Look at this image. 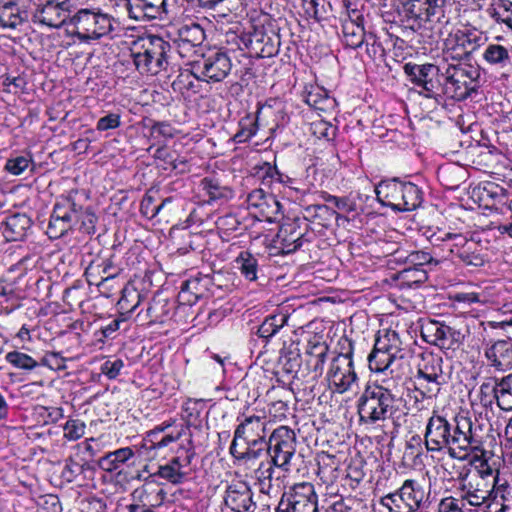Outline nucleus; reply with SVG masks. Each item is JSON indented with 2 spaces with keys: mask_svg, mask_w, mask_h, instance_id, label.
I'll return each mask as SVG.
<instances>
[{
  "mask_svg": "<svg viewBox=\"0 0 512 512\" xmlns=\"http://www.w3.org/2000/svg\"><path fill=\"white\" fill-rule=\"evenodd\" d=\"M126 9L136 21L163 19L168 14L166 0H126Z\"/></svg>",
  "mask_w": 512,
  "mask_h": 512,
  "instance_id": "nucleus-23",
  "label": "nucleus"
},
{
  "mask_svg": "<svg viewBox=\"0 0 512 512\" xmlns=\"http://www.w3.org/2000/svg\"><path fill=\"white\" fill-rule=\"evenodd\" d=\"M327 354L328 346L324 342L309 343L306 350L305 370L313 374V380L322 375Z\"/></svg>",
  "mask_w": 512,
  "mask_h": 512,
  "instance_id": "nucleus-28",
  "label": "nucleus"
},
{
  "mask_svg": "<svg viewBox=\"0 0 512 512\" xmlns=\"http://www.w3.org/2000/svg\"><path fill=\"white\" fill-rule=\"evenodd\" d=\"M327 379L339 393L346 392L357 380L351 352L341 353L332 359Z\"/></svg>",
  "mask_w": 512,
  "mask_h": 512,
  "instance_id": "nucleus-19",
  "label": "nucleus"
},
{
  "mask_svg": "<svg viewBox=\"0 0 512 512\" xmlns=\"http://www.w3.org/2000/svg\"><path fill=\"white\" fill-rule=\"evenodd\" d=\"M30 160L24 156H17L7 160L5 170L13 175L22 174L29 166Z\"/></svg>",
  "mask_w": 512,
  "mask_h": 512,
  "instance_id": "nucleus-60",
  "label": "nucleus"
},
{
  "mask_svg": "<svg viewBox=\"0 0 512 512\" xmlns=\"http://www.w3.org/2000/svg\"><path fill=\"white\" fill-rule=\"evenodd\" d=\"M483 59L491 66L512 70V46L490 43L483 52Z\"/></svg>",
  "mask_w": 512,
  "mask_h": 512,
  "instance_id": "nucleus-29",
  "label": "nucleus"
},
{
  "mask_svg": "<svg viewBox=\"0 0 512 512\" xmlns=\"http://www.w3.org/2000/svg\"><path fill=\"white\" fill-rule=\"evenodd\" d=\"M417 376L434 380L447 382V377L443 371V358L440 354L433 352H423L419 355L417 363Z\"/></svg>",
  "mask_w": 512,
  "mask_h": 512,
  "instance_id": "nucleus-26",
  "label": "nucleus"
},
{
  "mask_svg": "<svg viewBox=\"0 0 512 512\" xmlns=\"http://www.w3.org/2000/svg\"><path fill=\"white\" fill-rule=\"evenodd\" d=\"M99 267L102 268V276L101 280L95 284L99 288H108V283L119 275L121 269L114 264L112 256L103 259L102 264Z\"/></svg>",
  "mask_w": 512,
  "mask_h": 512,
  "instance_id": "nucleus-47",
  "label": "nucleus"
},
{
  "mask_svg": "<svg viewBox=\"0 0 512 512\" xmlns=\"http://www.w3.org/2000/svg\"><path fill=\"white\" fill-rule=\"evenodd\" d=\"M289 316L285 313L269 315L257 329V335L260 338L269 340L273 337L288 321Z\"/></svg>",
  "mask_w": 512,
  "mask_h": 512,
  "instance_id": "nucleus-37",
  "label": "nucleus"
},
{
  "mask_svg": "<svg viewBox=\"0 0 512 512\" xmlns=\"http://www.w3.org/2000/svg\"><path fill=\"white\" fill-rule=\"evenodd\" d=\"M70 231L67 226L60 220L59 214H56V210L53 211L50 216V220L47 226L46 234L50 239H59Z\"/></svg>",
  "mask_w": 512,
  "mask_h": 512,
  "instance_id": "nucleus-51",
  "label": "nucleus"
},
{
  "mask_svg": "<svg viewBox=\"0 0 512 512\" xmlns=\"http://www.w3.org/2000/svg\"><path fill=\"white\" fill-rule=\"evenodd\" d=\"M482 36L477 32L458 30L450 34L443 43L442 62L463 63L482 45Z\"/></svg>",
  "mask_w": 512,
  "mask_h": 512,
  "instance_id": "nucleus-13",
  "label": "nucleus"
},
{
  "mask_svg": "<svg viewBox=\"0 0 512 512\" xmlns=\"http://www.w3.org/2000/svg\"><path fill=\"white\" fill-rule=\"evenodd\" d=\"M445 383L446 382L432 378L426 379L416 375L414 381V391L416 393L415 402L419 403L420 398L421 400L436 398L441 390V386Z\"/></svg>",
  "mask_w": 512,
  "mask_h": 512,
  "instance_id": "nucleus-34",
  "label": "nucleus"
},
{
  "mask_svg": "<svg viewBox=\"0 0 512 512\" xmlns=\"http://www.w3.org/2000/svg\"><path fill=\"white\" fill-rule=\"evenodd\" d=\"M159 477L167 480L168 482L177 485L182 483L186 473L178 472L174 467L169 464L159 466L158 472L156 473Z\"/></svg>",
  "mask_w": 512,
  "mask_h": 512,
  "instance_id": "nucleus-57",
  "label": "nucleus"
},
{
  "mask_svg": "<svg viewBox=\"0 0 512 512\" xmlns=\"http://www.w3.org/2000/svg\"><path fill=\"white\" fill-rule=\"evenodd\" d=\"M112 17L99 9L83 8L73 12L68 32L82 42L97 40L113 30Z\"/></svg>",
  "mask_w": 512,
  "mask_h": 512,
  "instance_id": "nucleus-9",
  "label": "nucleus"
},
{
  "mask_svg": "<svg viewBox=\"0 0 512 512\" xmlns=\"http://www.w3.org/2000/svg\"><path fill=\"white\" fill-rule=\"evenodd\" d=\"M134 456V452L130 447H124L105 454L99 460L100 467L108 472H112L126 463Z\"/></svg>",
  "mask_w": 512,
  "mask_h": 512,
  "instance_id": "nucleus-35",
  "label": "nucleus"
},
{
  "mask_svg": "<svg viewBox=\"0 0 512 512\" xmlns=\"http://www.w3.org/2000/svg\"><path fill=\"white\" fill-rule=\"evenodd\" d=\"M498 407L501 410H512V373L499 378Z\"/></svg>",
  "mask_w": 512,
  "mask_h": 512,
  "instance_id": "nucleus-44",
  "label": "nucleus"
},
{
  "mask_svg": "<svg viewBox=\"0 0 512 512\" xmlns=\"http://www.w3.org/2000/svg\"><path fill=\"white\" fill-rule=\"evenodd\" d=\"M398 278L411 287L424 283L428 279V273L424 268L403 269L398 273Z\"/></svg>",
  "mask_w": 512,
  "mask_h": 512,
  "instance_id": "nucleus-48",
  "label": "nucleus"
},
{
  "mask_svg": "<svg viewBox=\"0 0 512 512\" xmlns=\"http://www.w3.org/2000/svg\"><path fill=\"white\" fill-rule=\"evenodd\" d=\"M224 503L234 512H254L256 508L253 492L244 481L232 482L227 486Z\"/></svg>",
  "mask_w": 512,
  "mask_h": 512,
  "instance_id": "nucleus-21",
  "label": "nucleus"
},
{
  "mask_svg": "<svg viewBox=\"0 0 512 512\" xmlns=\"http://www.w3.org/2000/svg\"><path fill=\"white\" fill-rule=\"evenodd\" d=\"M342 34L344 44L352 49L361 47L366 37L364 24L352 22H342Z\"/></svg>",
  "mask_w": 512,
  "mask_h": 512,
  "instance_id": "nucleus-36",
  "label": "nucleus"
},
{
  "mask_svg": "<svg viewBox=\"0 0 512 512\" xmlns=\"http://www.w3.org/2000/svg\"><path fill=\"white\" fill-rule=\"evenodd\" d=\"M442 240L450 255L455 256L459 263L467 268L477 269L488 261L486 249L480 243L466 239L462 234L445 233L443 237H437L435 241Z\"/></svg>",
  "mask_w": 512,
  "mask_h": 512,
  "instance_id": "nucleus-11",
  "label": "nucleus"
},
{
  "mask_svg": "<svg viewBox=\"0 0 512 512\" xmlns=\"http://www.w3.org/2000/svg\"><path fill=\"white\" fill-rule=\"evenodd\" d=\"M75 10L72 0H48L39 6L33 14V22L50 28L66 26L69 30V21Z\"/></svg>",
  "mask_w": 512,
  "mask_h": 512,
  "instance_id": "nucleus-17",
  "label": "nucleus"
},
{
  "mask_svg": "<svg viewBox=\"0 0 512 512\" xmlns=\"http://www.w3.org/2000/svg\"><path fill=\"white\" fill-rule=\"evenodd\" d=\"M25 21L23 11L15 0H0V27L15 29Z\"/></svg>",
  "mask_w": 512,
  "mask_h": 512,
  "instance_id": "nucleus-32",
  "label": "nucleus"
},
{
  "mask_svg": "<svg viewBox=\"0 0 512 512\" xmlns=\"http://www.w3.org/2000/svg\"><path fill=\"white\" fill-rule=\"evenodd\" d=\"M242 42L251 56L257 58H270L277 54L280 39L277 34H268L261 28H254L252 32L242 37Z\"/></svg>",
  "mask_w": 512,
  "mask_h": 512,
  "instance_id": "nucleus-20",
  "label": "nucleus"
},
{
  "mask_svg": "<svg viewBox=\"0 0 512 512\" xmlns=\"http://www.w3.org/2000/svg\"><path fill=\"white\" fill-rule=\"evenodd\" d=\"M488 366L496 371L505 372L512 369V342L499 340L487 347L484 352Z\"/></svg>",
  "mask_w": 512,
  "mask_h": 512,
  "instance_id": "nucleus-25",
  "label": "nucleus"
},
{
  "mask_svg": "<svg viewBox=\"0 0 512 512\" xmlns=\"http://www.w3.org/2000/svg\"><path fill=\"white\" fill-rule=\"evenodd\" d=\"M480 71L466 63L442 62L441 94L450 99L463 101L477 92Z\"/></svg>",
  "mask_w": 512,
  "mask_h": 512,
  "instance_id": "nucleus-7",
  "label": "nucleus"
},
{
  "mask_svg": "<svg viewBox=\"0 0 512 512\" xmlns=\"http://www.w3.org/2000/svg\"><path fill=\"white\" fill-rule=\"evenodd\" d=\"M323 199L332 203L340 211L350 213L356 210V203L348 197H337L326 193Z\"/></svg>",
  "mask_w": 512,
  "mask_h": 512,
  "instance_id": "nucleus-58",
  "label": "nucleus"
},
{
  "mask_svg": "<svg viewBox=\"0 0 512 512\" xmlns=\"http://www.w3.org/2000/svg\"><path fill=\"white\" fill-rule=\"evenodd\" d=\"M271 201L276 207L277 211L280 208V203L271 195L267 196L263 189H254L247 196V203L249 207L263 208Z\"/></svg>",
  "mask_w": 512,
  "mask_h": 512,
  "instance_id": "nucleus-49",
  "label": "nucleus"
},
{
  "mask_svg": "<svg viewBox=\"0 0 512 512\" xmlns=\"http://www.w3.org/2000/svg\"><path fill=\"white\" fill-rule=\"evenodd\" d=\"M378 202L395 212L414 211L423 203V191L410 181L400 178L381 180L375 187Z\"/></svg>",
  "mask_w": 512,
  "mask_h": 512,
  "instance_id": "nucleus-4",
  "label": "nucleus"
},
{
  "mask_svg": "<svg viewBox=\"0 0 512 512\" xmlns=\"http://www.w3.org/2000/svg\"><path fill=\"white\" fill-rule=\"evenodd\" d=\"M240 129L234 135L233 140L236 143H245L250 140L258 130L257 118L248 115L239 122Z\"/></svg>",
  "mask_w": 512,
  "mask_h": 512,
  "instance_id": "nucleus-45",
  "label": "nucleus"
},
{
  "mask_svg": "<svg viewBox=\"0 0 512 512\" xmlns=\"http://www.w3.org/2000/svg\"><path fill=\"white\" fill-rule=\"evenodd\" d=\"M268 467L269 459L261 461L257 468L253 470V477L257 480L260 486V491L267 494L270 493L273 487V485H269V479L267 478Z\"/></svg>",
  "mask_w": 512,
  "mask_h": 512,
  "instance_id": "nucleus-54",
  "label": "nucleus"
},
{
  "mask_svg": "<svg viewBox=\"0 0 512 512\" xmlns=\"http://www.w3.org/2000/svg\"><path fill=\"white\" fill-rule=\"evenodd\" d=\"M484 475H492V469L489 466L479 471L477 475L463 479L459 495L460 501L466 506L480 507L488 500L491 490L485 483Z\"/></svg>",
  "mask_w": 512,
  "mask_h": 512,
  "instance_id": "nucleus-18",
  "label": "nucleus"
},
{
  "mask_svg": "<svg viewBox=\"0 0 512 512\" xmlns=\"http://www.w3.org/2000/svg\"><path fill=\"white\" fill-rule=\"evenodd\" d=\"M398 260L403 261L404 264H415L416 266H421L424 268L427 264L434 263L435 265L438 264L437 260H434V258L430 255V253L425 251H413L409 253L407 256L398 257Z\"/></svg>",
  "mask_w": 512,
  "mask_h": 512,
  "instance_id": "nucleus-53",
  "label": "nucleus"
},
{
  "mask_svg": "<svg viewBox=\"0 0 512 512\" xmlns=\"http://www.w3.org/2000/svg\"><path fill=\"white\" fill-rule=\"evenodd\" d=\"M170 50V43L162 37L148 35L133 42L131 55L141 74L157 75L167 69Z\"/></svg>",
  "mask_w": 512,
  "mask_h": 512,
  "instance_id": "nucleus-6",
  "label": "nucleus"
},
{
  "mask_svg": "<svg viewBox=\"0 0 512 512\" xmlns=\"http://www.w3.org/2000/svg\"><path fill=\"white\" fill-rule=\"evenodd\" d=\"M232 62L227 53L217 51L203 55L201 60L192 65V75L207 83L223 81L231 72Z\"/></svg>",
  "mask_w": 512,
  "mask_h": 512,
  "instance_id": "nucleus-16",
  "label": "nucleus"
},
{
  "mask_svg": "<svg viewBox=\"0 0 512 512\" xmlns=\"http://www.w3.org/2000/svg\"><path fill=\"white\" fill-rule=\"evenodd\" d=\"M123 367L124 363L121 359L107 360L102 364L101 372L109 379H115Z\"/></svg>",
  "mask_w": 512,
  "mask_h": 512,
  "instance_id": "nucleus-63",
  "label": "nucleus"
},
{
  "mask_svg": "<svg viewBox=\"0 0 512 512\" xmlns=\"http://www.w3.org/2000/svg\"><path fill=\"white\" fill-rule=\"evenodd\" d=\"M297 437L294 430L288 426H279L266 439L265 455L272 460L277 468L289 472L291 460L295 456Z\"/></svg>",
  "mask_w": 512,
  "mask_h": 512,
  "instance_id": "nucleus-10",
  "label": "nucleus"
},
{
  "mask_svg": "<svg viewBox=\"0 0 512 512\" xmlns=\"http://www.w3.org/2000/svg\"><path fill=\"white\" fill-rule=\"evenodd\" d=\"M482 432L483 428L475 425L468 416L458 414L453 418L452 424L434 411L426 425L425 446L431 452L448 449L451 457H456V449L464 452H483Z\"/></svg>",
  "mask_w": 512,
  "mask_h": 512,
  "instance_id": "nucleus-1",
  "label": "nucleus"
},
{
  "mask_svg": "<svg viewBox=\"0 0 512 512\" xmlns=\"http://www.w3.org/2000/svg\"><path fill=\"white\" fill-rule=\"evenodd\" d=\"M397 412L394 394L383 385L367 386L358 400L359 419L364 424L385 422L392 419Z\"/></svg>",
  "mask_w": 512,
  "mask_h": 512,
  "instance_id": "nucleus-5",
  "label": "nucleus"
},
{
  "mask_svg": "<svg viewBox=\"0 0 512 512\" xmlns=\"http://www.w3.org/2000/svg\"><path fill=\"white\" fill-rule=\"evenodd\" d=\"M448 0H401L398 16L404 27L417 31L428 23H443L446 20Z\"/></svg>",
  "mask_w": 512,
  "mask_h": 512,
  "instance_id": "nucleus-8",
  "label": "nucleus"
},
{
  "mask_svg": "<svg viewBox=\"0 0 512 512\" xmlns=\"http://www.w3.org/2000/svg\"><path fill=\"white\" fill-rule=\"evenodd\" d=\"M279 363L282 365V369L286 373H298L299 370L304 372V370L300 369V354L296 351L289 350L281 354ZM302 375H304V373H302Z\"/></svg>",
  "mask_w": 512,
  "mask_h": 512,
  "instance_id": "nucleus-50",
  "label": "nucleus"
},
{
  "mask_svg": "<svg viewBox=\"0 0 512 512\" xmlns=\"http://www.w3.org/2000/svg\"><path fill=\"white\" fill-rule=\"evenodd\" d=\"M31 227V220L25 214H14L5 222L4 235L8 241H22Z\"/></svg>",
  "mask_w": 512,
  "mask_h": 512,
  "instance_id": "nucleus-31",
  "label": "nucleus"
},
{
  "mask_svg": "<svg viewBox=\"0 0 512 512\" xmlns=\"http://www.w3.org/2000/svg\"><path fill=\"white\" fill-rule=\"evenodd\" d=\"M121 124V117L117 113H110L104 117H101L96 124V129L98 131H107L111 129H116Z\"/></svg>",
  "mask_w": 512,
  "mask_h": 512,
  "instance_id": "nucleus-62",
  "label": "nucleus"
},
{
  "mask_svg": "<svg viewBox=\"0 0 512 512\" xmlns=\"http://www.w3.org/2000/svg\"><path fill=\"white\" fill-rule=\"evenodd\" d=\"M305 102L316 110L326 111L332 104L333 100L323 88L318 86L312 87L305 95Z\"/></svg>",
  "mask_w": 512,
  "mask_h": 512,
  "instance_id": "nucleus-40",
  "label": "nucleus"
},
{
  "mask_svg": "<svg viewBox=\"0 0 512 512\" xmlns=\"http://www.w3.org/2000/svg\"><path fill=\"white\" fill-rule=\"evenodd\" d=\"M141 300V294L133 286H125L122 289V295L117 302V307L121 315L130 317V314L136 309Z\"/></svg>",
  "mask_w": 512,
  "mask_h": 512,
  "instance_id": "nucleus-38",
  "label": "nucleus"
},
{
  "mask_svg": "<svg viewBox=\"0 0 512 512\" xmlns=\"http://www.w3.org/2000/svg\"><path fill=\"white\" fill-rule=\"evenodd\" d=\"M488 13L492 19L498 23L507 26L510 17H512V1L510 0H494Z\"/></svg>",
  "mask_w": 512,
  "mask_h": 512,
  "instance_id": "nucleus-43",
  "label": "nucleus"
},
{
  "mask_svg": "<svg viewBox=\"0 0 512 512\" xmlns=\"http://www.w3.org/2000/svg\"><path fill=\"white\" fill-rule=\"evenodd\" d=\"M237 268L245 279L249 281L257 280L258 260L249 251H242L235 259Z\"/></svg>",
  "mask_w": 512,
  "mask_h": 512,
  "instance_id": "nucleus-39",
  "label": "nucleus"
},
{
  "mask_svg": "<svg viewBox=\"0 0 512 512\" xmlns=\"http://www.w3.org/2000/svg\"><path fill=\"white\" fill-rule=\"evenodd\" d=\"M317 503L314 485L301 482L283 493L277 512H318Z\"/></svg>",
  "mask_w": 512,
  "mask_h": 512,
  "instance_id": "nucleus-14",
  "label": "nucleus"
},
{
  "mask_svg": "<svg viewBox=\"0 0 512 512\" xmlns=\"http://www.w3.org/2000/svg\"><path fill=\"white\" fill-rule=\"evenodd\" d=\"M199 187L208 197V203L227 201L233 197V190L215 176H208L201 179Z\"/></svg>",
  "mask_w": 512,
  "mask_h": 512,
  "instance_id": "nucleus-30",
  "label": "nucleus"
},
{
  "mask_svg": "<svg viewBox=\"0 0 512 512\" xmlns=\"http://www.w3.org/2000/svg\"><path fill=\"white\" fill-rule=\"evenodd\" d=\"M197 284V280H188L183 283L179 298L184 304L193 305L198 301L200 295L194 291Z\"/></svg>",
  "mask_w": 512,
  "mask_h": 512,
  "instance_id": "nucleus-56",
  "label": "nucleus"
},
{
  "mask_svg": "<svg viewBox=\"0 0 512 512\" xmlns=\"http://www.w3.org/2000/svg\"><path fill=\"white\" fill-rule=\"evenodd\" d=\"M304 233L299 231L298 221L284 224L278 233V237L282 241L283 248L287 253L295 252L302 246Z\"/></svg>",
  "mask_w": 512,
  "mask_h": 512,
  "instance_id": "nucleus-33",
  "label": "nucleus"
},
{
  "mask_svg": "<svg viewBox=\"0 0 512 512\" xmlns=\"http://www.w3.org/2000/svg\"><path fill=\"white\" fill-rule=\"evenodd\" d=\"M410 351L402 347L399 334L386 330L376 337L373 350L368 356L369 368L374 372L398 373L409 366Z\"/></svg>",
  "mask_w": 512,
  "mask_h": 512,
  "instance_id": "nucleus-3",
  "label": "nucleus"
},
{
  "mask_svg": "<svg viewBox=\"0 0 512 512\" xmlns=\"http://www.w3.org/2000/svg\"><path fill=\"white\" fill-rule=\"evenodd\" d=\"M79 214V230L86 234H94L98 219L95 213L91 208L83 209L81 206V212Z\"/></svg>",
  "mask_w": 512,
  "mask_h": 512,
  "instance_id": "nucleus-52",
  "label": "nucleus"
},
{
  "mask_svg": "<svg viewBox=\"0 0 512 512\" xmlns=\"http://www.w3.org/2000/svg\"><path fill=\"white\" fill-rule=\"evenodd\" d=\"M266 425V418L257 415L246 416L239 422L229 447L235 464L249 466L265 455Z\"/></svg>",
  "mask_w": 512,
  "mask_h": 512,
  "instance_id": "nucleus-2",
  "label": "nucleus"
},
{
  "mask_svg": "<svg viewBox=\"0 0 512 512\" xmlns=\"http://www.w3.org/2000/svg\"><path fill=\"white\" fill-rule=\"evenodd\" d=\"M499 378L491 377L484 381L479 388L480 401L484 406H491L494 401L498 404Z\"/></svg>",
  "mask_w": 512,
  "mask_h": 512,
  "instance_id": "nucleus-42",
  "label": "nucleus"
},
{
  "mask_svg": "<svg viewBox=\"0 0 512 512\" xmlns=\"http://www.w3.org/2000/svg\"><path fill=\"white\" fill-rule=\"evenodd\" d=\"M426 499L423 486L413 479L405 480L394 493L381 498V504L390 512H415L422 507Z\"/></svg>",
  "mask_w": 512,
  "mask_h": 512,
  "instance_id": "nucleus-12",
  "label": "nucleus"
},
{
  "mask_svg": "<svg viewBox=\"0 0 512 512\" xmlns=\"http://www.w3.org/2000/svg\"><path fill=\"white\" fill-rule=\"evenodd\" d=\"M86 469H90V464L79 456H70L62 471V477L67 482H73L77 476L82 474Z\"/></svg>",
  "mask_w": 512,
  "mask_h": 512,
  "instance_id": "nucleus-41",
  "label": "nucleus"
},
{
  "mask_svg": "<svg viewBox=\"0 0 512 512\" xmlns=\"http://www.w3.org/2000/svg\"><path fill=\"white\" fill-rule=\"evenodd\" d=\"M5 360L18 369L33 370L38 366V363L28 354L11 351L5 355Z\"/></svg>",
  "mask_w": 512,
  "mask_h": 512,
  "instance_id": "nucleus-46",
  "label": "nucleus"
},
{
  "mask_svg": "<svg viewBox=\"0 0 512 512\" xmlns=\"http://www.w3.org/2000/svg\"><path fill=\"white\" fill-rule=\"evenodd\" d=\"M86 425L79 419H70L64 425V437L70 441L80 439L85 433Z\"/></svg>",
  "mask_w": 512,
  "mask_h": 512,
  "instance_id": "nucleus-55",
  "label": "nucleus"
},
{
  "mask_svg": "<svg viewBox=\"0 0 512 512\" xmlns=\"http://www.w3.org/2000/svg\"><path fill=\"white\" fill-rule=\"evenodd\" d=\"M75 194L76 192H70L66 196H60L54 205L56 214H59L60 220L64 222L69 230L78 225L79 213L81 212V205L76 203Z\"/></svg>",
  "mask_w": 512,
  "mask_h": 512,
  "instance_id": "nucleus-27",
  "label": "nucleus"
},
{
  "mask_svg": "<svg viewBox=\"0 0 512 512\" xmlns=\"http://www.w3.org/2000/svg\"><path fill=\"white\" fill-rule=\"evenodd\" d=\"M183 434V427L177 432H170L164 436H159L157 439L148 443V445H144L147 449H160L168 446L169 444L177 441L181 438Z\"/></svg>",
  "mask_w": 512,
  "mask_h": 512,
  "instance_id": "nucleus-59",
  "label": "nucleus"
},
{
  "mask_svg": "<svg viewBox=\"0 0 512 512\" xmlns=\"http://www.w3.org/2000/svg\"><path fill=\"white\" fill-rule=\"evenodd\" d=\"M423 336L440 349L449 350L459 343L460 332L448 325L432 321L424 328Z\"/></svg>",
  "mask_w": 512,
  "mask_h": 512,
  "instance_id": "nucleus-24",
  "label": "nucleus"
},
{
  "mask_svg": "<svg viewBox=\"0 0 512 512\" xmlns=\"http://www.w3.org/2000/svg\"><path fill=\"white\" fill-rule=\"evenodd\" d=\"M467 506L459 498L447 497L441 500L439 504L440 512H462Z\"/></svg>",
  "mask_w": 512,
  "mask_h": 512,
  "instance_id": "nucleus-64",
  "label": "nucleus"
},
{
  "mask_svg": "<svg viewBox=\"0 0 512 512\" xmlns=\"http://www.w3.org/2000/svg\"><path fill=\"white\" fill-rule=\"evenodd\" d=\"M404 72L413 84L424 90L425 97L434 98L441 94L442 61L438 65L406 63Z\"/></svg>",
  "mask_w": 512,
  "mask_h": 512,
  "instance_id": "nucleus-15",
  "label": "nucleus"
},
{
  "mask_svg": "<svg viewBox=\"0 0 512 512\" xmlns=\"http://www.w3.org/2000/svg\"><path fill=\"white\" fill-rule=\"evenodd\" d=\"M205 40L204 29L198 23H191L181 26L177 31L174 44L178 54L182 57H191L196 49Z\"/></svg>",
  "mask_w": 512,
  "mask_h": 512,
  "instance_id": "nucleus-22",
  "label": "nucleus"
},
{
  "mask_svg": "<svg viewBox=\"0 0 512 512\" xmlns=\"http://www.w3.org/2000/svg\"><path fill=\"white\" fill-rule=\"evenodd\" d=\"M311 130L319 139L331 140L335 136V127L325 121L312 123Z\"/></svg>",
  "mask_w": 512,
  "mask_h": 512,
  "instance_id": "nucleus-61",
  "label": "nucleus"
}]
</instances>
